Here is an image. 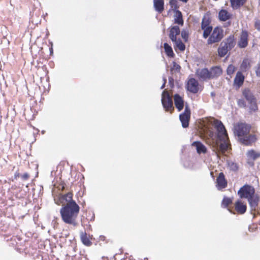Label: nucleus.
Masks as SVG:
<instances>
[{
	"label": "nucleus",
	"mask_w": 260,
	"mask_h": 260,
	"mask_svg": "<svg viewBox=\"0 0 260 260\" xmlns=\"http://www.w3.org/2000/svg\"><path fill=\"white\" fill-rule=\"evenodd\" d=\"M255 74L257 77H260V63L258 64L256 67Z\"/></svg>",
	"instance_id": "33"
},
{
	"label": "nucleus",
	"mask_w": 260,
	"mask_h": 260,
	"mask_svg": "<svg viewBox=\"0 0 260 260\" xmlns=\"http://www.w3.org/2000/svg\"><path fill=\"white\" fill-rule=\"evenodd\" d=\"M181 37L183 39V40L186 42L188 40V34L187 32L185 30H182L181 33Z\"/></svg>",
	"instance_id": "32"
},
{
	"label": "nucleus",
	"mask_w": 260,
	"mask_h": 260,
	"mask_svg": "<svg viewBox=\"0 0 260 260\" xmlns=\"http://www.w3.org/2000/svg\"><path fill=\"white\" fill-rule=\"evenodd\" d=\"M254 26L256 29L260 30V20H257L255 22Z\"/></svg>",
	"instance_id": "34"
},
{
	"label": "nucleus",
	"mask_w": 260,
	"mask_h": 260,
	"mask_svg": "<svg viewBox=\"0 0 260 260\" xmlns=\"http://www.w3.org/2000/svg\"><path fill=\"white\" fill-rule=\"evenodd\" d=\"M50 49H51V51L52 52V48H51Z\"/></svg>",
	"instance_id": "44"
},
{
	"label": "nucleus",
	"mask_w": 260,
	"mask_h": 260,
	"mask_svg": "<svg viewBox=\"0 0 260 260\" xmlns=\"http://www.w3.org/2000/svg\"><path fill=\"white\" fill-rule=\"evenodd\" d=\"M233 14L227 9L222 8L218 13V18L220 21H226L232 18Z\"/></svg>",
	"instance_id": "16"
},
{
	"label": "nucleus",
	"mask_w": 260,
	"mask_h": 260,
	"mask_svg": "<svg viewBox=\"0 0 260 260\" xmlns=\"http://www.w3.org/2000/svg\"><path fill=\"white\" fill-rule=\"evenodd\" d=\"M186 88L191 93H197L199 89L198 81L193 78L189 79L186 84Z\"/></svg>",
	"instance_id": "15"
},
{
	"label": "nucleus",
	"mask_w": 260,
	"mask_h": 260,
	"mask_svg": "<svg viewBox=\"0 0 260 260\" xmlns=\"http://www.w3.org/2000/svg\"><path fill=\"white\" fill-rule=\"evenodd\" d=\"M165 51L167 55L169 57H174L175 54L173 52L172 47L169 45L167 43H165L164 44Z\"/></svg>",
	"instance_id": "27"
},
{
	"label": "nucleus",
	"mask_w": 260,
	"mask_h": 260,
	"mask_svg": "<svg viewBox=\"0 0 260 260\" xmlns=\"http://www.w3.org/2000/svg\"><path fill=\"white\" fill-rule=\"evenodd\" d=\"M234 213L238 214H243L247 210V205L245 202L242 201L241 199L237 200L234 204V207H232Z\"/></svg>",
	"instance_id": "12"
},
{
	"label": "nucleus",
	"mask_w": 260,
	"mask_h": 260,
	"mask_svg": "<svg viewBox=\"0 0 260 260\" xmlns=\"http://www.w3.org/2000/svg\"><path fill=\"white\" fill-rule=\"evenodd\" d=\"M224 37L223 29L220 26H216L212 30L210 36L208 37L207 44L211 45L219 42Z\"/></svg>",
	"instance_id": "10"
},
{
	"label": "nucleus",
	"mask_w": 260,
	"mask_h": 260,
	"mask_svg": "<svg viewBox=\"0 0 260 260\" xmlns=\"http://www.w3.org/2000/svg\"><path fill=\"white\" fill-rule=\"evenodd\" d=\"M80 237L82 243L86 246H90L92 243L91 240L92 239V235L87 234L85 232H80Z\"/></svg>",
	"instance_id": "17"
},
{
	"label": "nucleus",
	"mask_w": 260,
	"mask_h": 260,
	"mask_svg": "<svg viewBox=\"0 0 260 260\" xmlns=\"http://www.w3.org/2000/svg\"><path fill=\"white\" fill-rule=\"evenodd\" d=\"M181 31L178 26L175 25L169 28V37L174 43L175 49L183 51L185 49V45L182 42L180 36Z\"/></svg>",
	"instance_id": "6"
},
{
	"label": "nucleus",
	"mask_w": 260,
	"mask_h": 260,
	"mask_svg": "<svg viewBox=\"0 0 260 260\" xmlns=\"http://www.w3.org/2000/svg\"><path fill=\"white\" fill-rule=\"evenodd\" d=\"M247 0H230L231 6L233 9H238L242 6Z\"/></svg>",
	"instance_id": "26"
},
{
	"label": "nucleus",
	"mask_w": 260,
	"mask_h": 260,
	"mask_svg": "<svg viewBox=\"0 0 260 260\" xmlns=\"http://www.w3.org/2000/svg\"><path fill=\"white\" fill-rule=\"evenodd\" d=\"M222 73V70L219 66H214L209 70L207 68L198 69L196 72L199 80L206 81L220 76Z\"/></svg>",
	"instance_id": "5"
},
{
	"label": "nucleus",
	"mask_w": 260,
	"mask_h": 260,
	"mask_svg": "<svg viewBox=\"0 0 260 260\" xmlns=\"http://www.w3.org/2000/svg\"><path fill=\"white\" fill-rule=\"evenodd\" d=\"M242 95L248 102V112L250 114L258 111L256 99L249 89H244L242 91Z\"/></svg>",
	"instance_id": "8"
},
{
	"label": "nucleus",
	"mask_w": 260,
	"mask_h": 260,
	"mask_svg": "<svg viewBox=\"0 0 260 260\" xmlns=\"http://www.w3.org/2000/svg\"><path fill=\"white\" fill-rule=\"evenodd\" d=\"M54 202L56 205L62 206L60 214L62 221L73 227L77 226L78 225L77 218L80 208L73 200V192L59 194L54 198Z\"/></svg>",
	"instance_id": "1"
},
{
	"label": "nucleus",
	"mask_w": 260,
	"mask_h": 260,
	"mask_svg": "<svg viewBox=\"0 0 260 260\" xmlns=\"http://www.w3.org/2000/svg\"><path fill=\"white\" fill-rule=\"evenodd\" d=\"M233 165L234 166V167L235 168L236 170L238 169V167L236 164H233Z\"/></svg>",
	"instance_id": "41"
},
{
	"label": "nucleus",
	"mask_w": 260,
	"mask_h": 260,
	"mask_svg": "<svg viewBox=\"0 0 260 260\" xmlns=\"http://www.w3.org/2000/svg\"><path fill=\"white\" fill-rule=\"evenodd\" d=\"M65 186H66L65 183L62 182L59 184V186H58V188H59V190L63 191L65 189Z\"/></svg>",
	"instance_id": "35"
},
{
	"label": "nucleus",
	"mask_w": 260,
	"mask_h": 260,
	"mask_svg": "<svg viewBox=\"0 0 260 260\" xmlns=\"http://www.w3.org/2000/svg\"><path fill=\"white\" fill-rule=\"evenodd\" d=\"M190 117V110L188 106H186L183 113L179 115V119L181 122L182 126L186 128L189 125V121Z\"/></svg>",
	"instance_id": "14"
},
{
	"label": "nucleus",
	"mask_w": 260,
	"mask_h": 260,
	"mask_svg": "<svg viewBox=\"0 0 260 260\" xmlns=\"http://www.w3.org/2000/svg\"><path fill=\"white\" fill-rule=\"evenodd\" d=\"M169 80L170 82H172V81L173 82V79L172 78H170Z\"/></svg>",
	"instance_id": "42"
},
{
	"label": "nucleus",
	"mask_w": 260,
	"mask_h": 260,
	"mask_svg": "<svg viewBox=\"0 0 260 260\" xmlns=\"http://www.w3.org/2000/svg\"><path fill=\"white\" fill-rule=\"evenodd\" d=\"M245 77L242 73L238 71L236 75L234 80V86L237 88H239L241 87L244 83Z\"/></svg>",
	"instance_id": "18"
},
{
	"label": "nucleus",
	"mask_w": 260,
	"mask_h": 260,
	"mask_svg": "<svg viewBox=\"0 0 260 260\" xmlns=\"http://www.w3.org/2000/svg\"><path fill=\"white\" fill-rule=\"evenodd\" d=\"M155 10L159 13H161L164 10V0H153Z\"/></svg>",
	"instance_id": "23"
},
{
	"label": "nucleus",
	"mask_w": 260,
	"mask_h": 260,
	"mask_svg": "<svg viewBox=\"0 0 260 260\" xmlns=\"http://www.w3.org/2000/svg\"><path fill=\"white\" fill-rule=\"evenodd\" d=\"M174 104L178 111H181L184 107V100L182 96L178 94L174 95Z\"/></svg>",
	"instance_id": "20"
},
{
	"label": "nucleus",
	"mask_w": 260,
	"mask_h": 260,
	"mask_svg": "<svg viewBox=\"0 0 260 260\" xmlns=\"http://www.w3.org/2000/svg\"><path fill=\"white\" fill-rule=\"evenodd\" d=\"M179 1L180 2H182L183 3H187L188 1V0H179Z\"/></svg>",
	"instance_id": "40"
},
{
	"label": "nucleus",
	"mask_w": 260,
	"mask_h": 260,
	"mask_svg": "<svg viewBox=\"0 0 260 260\" xmlns=\"http://www.w3.org/2000/svg\"><path fill=\"white\" fill-rule=\"evenodd\" d=\"M169 4L170 5L171 10L174 11V12H176V11H179L178 10L179 8V6L178 5V2L177 0H170Z\"/></svg>",
	"instance_id": "30"
},
{
	"label": "nucleus",
	"mask_w": 260,
	"mask_h": 260,
	"mask_svg": "<svg viewBox=\"0 0 260 260\" xmlns=\"http://www.w3.org/2000/svg\"><path fill=\"white\" fill-rule=\"evenodd\" d=\"M233 200L231 198L224 197L221 202V206L223 208H227L228 211L232 213H234L233 211V207H230V205L232 204Z\"/></svg>",
	"instance_id": "22"
},
{
	"label": "nucleus",
	"mask_w": 260,
	"mask_h": 260,
	"mask_svg": "<svg viewBox=\"0 0 260 260\" xmlns=\"http://www.w3.org/2000/svg\"><path fill=\"white\" fill-rule=\"evenodd\" d=\"M237 68L236 67L232 64H230L226 69V73L228 75L232 77V76L235 72Z\"/></svg>",
	"instance_id": "29"
},
{
	"label": "nucleus",
	"mask_w": 260,
	"mask_h": 260,
	"mask_svg": "<svg viewBox=\"0 0 260 260\" xmlns=\"http://www.w3.org/2000/svg\"><path fill=\"white\" fill-rule=\"evenodd\" d=\"M250 67V63L249 59L247 58L244 59L241 64V68L244 71H246Z\"/></svg>",
	"instance_id": "28"
},
{
	"label": "nucleus",
	"mask_w": 260,
	"mask_h": 260,
	"mask_svg": "<svg viewBox=\"0 0 260 260\" xmlns=\"http://www.w3.org/2000/svg\"><path fill=\"white\" fill-rule=\"evenodd\" d=\"M255 190L253 186L245 184L238 191L240 198L247 199L252 210H255L258 206L259 198L255 195Z\"/></svg>",
	"instance_id": "4"
},
{
	"label": "nucleus",
	"mask_w": 260,
	"mask_h": 260,
	"mask_svg": "<svg viewBox=\"0 0 260 260\" xmlns=\"http://www.w3.org/2000/svg\"><path fill=\"white\" fill-rule=\"evenodd\" d=\"M164 84L162 85L161 87V89H163L165 87V85H166V82H167V80L166 78H164Z\"/></svg>",
	"instance_id": "38"
},
{
	"label": "nucleus",
	"mask_w": 260,
	"mask_h": 260,
	"mask_svg": "<svg viewBox=\"0 0 260 260\" xmlns=\"http://www.w3.org/2000/svg\"><path fill=\"white\" fill-rule=\"evenodd\" d=\"M161 103L166 111L169 112L171 113L173 112L174 108L173 105V101L168 91L166 90H165L162 92L161 95Z\"/></svg>",
	"instance_id": "11"
},
{
	"label": "nucleus",
	"mask_w": 260,
	"mask_h": 260,
	"mask_svg": "<svg viewBox=\"0 0 260 260\" xmlns=\"http://www.w3.org/2000/svg\"><path fill=\"white\" fill-rule=\"evenodd\" d=\"M216 181L217 188L219 189L224 188L227 186L228 183L225 179L224 175L222 172L219 174L216 179Z\"/></svg>",
	"instance_id": "19"
},
{
	"label": "nucleus",
	"mask_w": 260,
	"mask_h": 260,
	"mask_svg": "<svg viewBox=\"0 0 260 260\" xmlns=\"http://www.w3.org/2000/svg\"><path fill=\"white\" fill-rule=\"evenodd\" d=\"M236 41L234 35H231L226 38L218 47V55L220 57H224L228 52L231 50L236 45Z\"/></svg>",
	"instance_id": "7"
},
{
	"label": "nucleus",
	"mask_w": 260,
	"mask_h": 260,
	"mask_svg": "<svg viewBox=\"0 0 260 260\" xmlns=\"http://www.w3.org/2000/svg\"><path fill=\"white\" fill-rule=\"evenodd\" d=\"M211 18L209 14H205L201 22V28L203 30V37L207 39L210 36L213 29L211 25Z\"/></svg>",
	"instance_id": "9"
},
{
	"label": "nucleus",
	"mask_w": 260,
	"mask_h": 260,
	"mask_svg": "<svg viewBox=\"0 0 260 260\" xmlns=\"http://www.w3.org/2000/svg\"><path fill=\"white\" fill-rule=\"evenodd\" d=\"M246 155L249 159L255 160L260 157V152L250 149L247 151Z\"/></svg>",
	"instance_id": "24"
},
{
	"label": "nucleus",
	"mask_w": 260,
	"mask_h": 260,
	"mask_svg": "<svg viewBox=\"0 0 260 260\" xmlns=\"http://www.w3.org/2000/svg\"><path fill=\"white\" fill-rule=\"evenodd\" d=\"M235 134L238 140L245 146H251L260 137V134L256 129H251V126L245 123H238L235 126Z\"/></svg>",
	"instance_id": "2"
},
{
	"label": "nucleus",
	"mask_w": 260,
	"mask_h": 260,
	"mask_svg": "<svg viewBox=\"0 0 260 260\" xmlns=\"http://www.w3.org/2000/svg\"><path fill=\"white\" fill-rule=\"evenodd\" d=\"M14 176H15V178L16 179L17 178L19 177V174L18 173H15Z\"/></svg>",
	"instance_id": "39"
},
{
	"label": "nucleus",
	"mask_w": 260,
	"mask_h": 260,
	"mask_svg": "<svg viewBox=\"0 0 260 260\" xmlns=\"http://www.w3.org/2000/svg\"><path fill=\"white\" fill-rule=\"evenodd\" d=\"M237 105L239 106V107L241 108H247V105H246V102L244 99H239L237 101Z\"/></svg>",
	"instance_id": "31"
},
{
	"label": "nucleus",
	"mask_w": 260,
	"mask_h": 260,
	"mask_svg": "<svg viewBox=\"0 0 260 260\" xmlns=\"http://www.w3.org/2000/svg\"><path fill=\"white\" fill-rule=\"evenodd\" d=\"M209 137L212 139H214V137H215L214 134L213 132L210 131L209 133Z\"/></svg>",
	"instance_id": "37"
},
{
	"label": "nucleus",
	"mask_w": 260,
	"mask_h": 260,
	"mask_svg": "<svg viewBox=\"0 0 260 260\" xmlns=\"http://www.w3.org/2000/svg\"><path fill=\"white\" fill-rule=\"evenodd\" d=\"M192 146L196 147L197 152L198 154H205L207 152V149L206 146L200 141H194L192 144Z\"/></svg>",
	"instance_id": "21"
},
{
	"label": "nucleus",
	"mask_w": 260,
	"mask_h": 260,
	"mask_svg": "<svg viewBox=\"0 0 260 260\" xmlns=\"http://www.w3.org/2000/svg\"><path fill=\"white\" fill-rule=\"evenodd\" d=\"M210 122L217 131L218 141L221 142L219 145H218V142H216L215 145L217 147L216 153L217 155L223 154L227 151L229 147L230 146L228 133L221 121L213 118L212 120L210 121Z\"/></svg>",
	"instance_id": "3"
},
{
	"label": "nucleus",
	"mask_w": 260,
	"mask_h": 260,
	"mask_svg": "<svg viewBox=\"0 0 260 260\" xmlns=\"http://www.w3.org/2000/svg\"><path fill=\"white\" fill-rule=\"evenodd\" d=\"M21 177H22V179H24V180H27V179H28V178H29V175H28L27 173H26L23 174L22 175V176H21Z\"/></svg>",
	"instance_id": "36"
},
{
	"label": "nucleus",
	"mask_w": 260,
	"mask_h": 260,
	"mask_svg": "<svg viewBox=\"0 0 260 260\" xmlns=\"http://www.w3.org/2000/svg\"><path fill=\"white\" fill-rule=\"evenodd\" d=\"M174 23L182 26L184 21L182 18V14L181 11H176L174 14Z\"/></svg>",
	"instance_id": "25"
},
{
	"label": "nucleus",
	"mask_w": 260,
	"mask_h": 260,
	"mask_svg": "<svg viewBox=\"0 0 260 260\" xmlns=\"http://www.w3.org/2000/svg\"><path fill=\"white\" fill-rule=\"evenodd\" d=\"M258 5L260 6V0H258Z\"/></svg>",
	"instance_id": "43"
},
{
	"label": "nucleus",
	"mask_w": 260,
	"mask_h": 260,
	"mask_svg": "<svg viewBox=\"0 0 260 260\" xmlns=\"http://www.w3.org/2000/svg\"><path fill=\"white\" fill-rule=\"evenodd\" d=\"M249 33L246 30H242L239 36L237 45L240 48H245L248 45Z\"/></svg>",
	"instance_id": "13"
}]
</instances>
